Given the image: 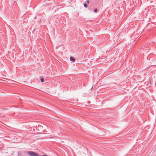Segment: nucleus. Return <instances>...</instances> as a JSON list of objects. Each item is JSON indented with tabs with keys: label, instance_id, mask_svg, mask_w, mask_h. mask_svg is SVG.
Wrapping results in <instances>:
<instances>
[{
	"label": "nucleus",
	"instance_id": "obj_1",
	"mask_svg": "<svg viewBox=\"0 0 156 156\" xmlns=\"http://www.w3.org/2000/svg\"><path fill=\"white\" fill-rule=\"evenodd\" d=\"M27 153L30 156H40L37 153L33 151H28Z\"/></svg>",
	"mask_w": 156,
	"mask_h": 156
},
{
	"label": "nucleus",
	"instance_id": "obj_2",
	"mask_svg": "<svg viewBox=\"0 0 156 156\" xmlns=\"http://www.w3.org/2000/svg\"><path fill=\"white\" fill-rule=\"evenodd\" d=\"M70 60L73 62H74L75 60V59L73 57L71 56L70 58Z\"/></svg>",
	"mask_w": 156,
	"mask_h": 156
},
{
	"label": "nucleus",
	"instance_id": "obj_3",
	"mask_svg": "<svg viewBox=\"0 0 156 156\" xmlns=\"http://www.w3.org/2000/svg\"><path fill=\"white\" fill-rule=\"evenodd\" d=\"M83 6L85 8H86V7H87V4L86 3H84Z\"/></svg>",
	"mask_w": 156,
	"mask_h": 156
},
{
	"label": "nucleus",
	"instance_id": "obj_4",
	"mask_svg": "<svg viewBox=\"0 0 156 156\" xmlns=\"http://www.w3.org/2000/svg\"><path fill=\"white\" fill-rule=\"evenodd\" d=\"M41 81L42 83H43L44 81V80L43 78L41 79Z\"/></svg>",
	"mask_w": 156,
	"mask_h": 156
},
{
	"label": "nucleus",
	"instance_id": "obj_5",
	"mask_svg": "<svg viewBox=\"0 0 156 156\" xmlns=\"http://www.w3.org/2000/svg\"><path fill=\"white\" fill-rule=\"evenodd\" d=\"M94 11L95 12H97L98 11L97 9H95L94 10Z\"/></svg>",
	"mask_w": 156,
	"mask_h": 156
},
{
	"label": "nucleus",
	"instance_id": "obj_6",
	"mask_svg": "<svg viewBox=\"0 0 156 156\" xmlns=\"http://www.w3.org/2000/svg\"><path fill=\"white\" fill-rule=\"evenodd\" d=\"M87 3H88V4H89V0H87Z\"/></svg>",
	"mask_w": 156,
	"mask_h": 156
},
{
	"label": "nucleus",
	"instance_id": "obj_7",
	"mask_svg": "<svg viewBox=\"0 0 156 156\" xmlns=\"http://www.w3.org/2000/svg\"><path fill=\"white\" fill-rule=\"evenodd\" d=\"M42 156H48L46 155H42Z\"/></svg>",
	"mask_w": 156,
	"mask_h": 156
},
{
	"label": "nucleus",
	"instance_id": "obj_8",
	"mask_svg": "<svg viewBox=\"0 0 156 156\" xmlns=\"http://www.w3.org/2000/svg\"><path fill=\"white\" fill-rule=\"evenodd\" d=\"M93 87V86L92 87H91V89H90V90L92 89Z\"/></svg>",
	"mask_w": 156,
	"mask_h": 156
}]
</instances>
